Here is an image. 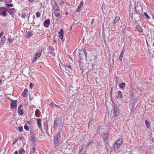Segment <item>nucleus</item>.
I'll use <instances>...</instances> for the list:
<instances>
[{"label": "nucleus", "instance_id": "1", "mask_svg": "<svg viewBox=\"0 0 154 154\" xmlns=\"http://www.w3.org/2000/svg\"><path fill=\"white\" fill-rule=\"evenodd\" d=\"M63 125V123L60 120H56L54 121V129H58L59 131H61Z\"/></svg>", "mask_w": 154, "mask_h": 154}, {"label": "nucleus", "instance_id": "2", "mask_svg": "<svg viewBox=\"0 0 154 154\" xmlns=\"http://www.w3.org/2000/svg\"><path fill=\"white\" fill-rule=\"evenodd\" d=\"M60 138V134L59 132L56 134L54 136V141L55 147L57 146L59 143Z\"/></svg>", "mask_w": 154, "mask_h": 154}, {"label": "nucleus", "instance_id": "3", "mask_svg": "<svg viewBox=\"0 0 154 154\" xmlns=\"http://www.w3.org/2000/svg\"><path fill=\"white\" fill-rule=\"evenodd\" d=\"M113 115L117 116L119 113V109L118 107L116 105H113L112 109Z\"/></svg>", "mask_w": 154, "mask_h": 154}, {"label": "nucleus", "instance_id": "4", "mask_svg": "<svg viewBox=\"0 0 154 154\" xmlns=\"http://www.w3.org/2000/svg\"><path fill=\"white\" fill-rule=\"evenodd\" d=\"M70 149V148H67L66 146H63L60 148V150H59L64 154L68 152L69 151Z\"/></svg>", "mask_w": 154, "mask_h": 154}, {"label": "nucleus", "instance_id": "5", "mask_svg": "<svg viewBox=\"0 0 154 154\" xmlns=\"http://www.w3.org/2000/svg\"><path fill=\"white\" fill-rule=\"evenodd\" d=\"M133 16L134 20L137 22L140 20V14L139 13H136L134 14Z\"/></svg>", "mask_w": 154, "mask_h": 154}, {"label": "nucleus", "instance_id": "6", "mask_svg": "<svg viewBox=\"0 0 154 154\" xmlns=\"http://www.w3.org/2000/svg\"><path fill=\"white\" fill-rule=\"evenodd\" d=\"M53 10L54 13L56 12L57 13L60 11L59 9V7L56 3H55V5L53 6Z\"/></svg>", "mask_w": 154, "mask_h": 154}, {"label": "nucleus", "instance_id": "7", "mask_svg": "<svg viewBox=\"0 0 154 154\" xmlns=\"http://www.w3.org/2000/svg\"><path fill=\"white\" fill-rule=\"evenodd\" d=\"M50 23V20L49 19L46 20L44 22V26L48 28L49 26Z\"/></svg>", "mask_w": 154, "mask_h": 154}, {"label": "nucleus", "instance_id": "8", "mask_svg": "<svg viewBox=\"0 0 154 154\" xmlns=\"http://www.w3.org/2000/svg\"><path fill=\"white\" fill-rule=\"evenodd\" d=\"M11 107L12 108H14L15 106L16 107L17 106V100H11Z\"/></svg>", "mask_w": 154, "mask_h": 154}, {"label": "nucleus", "instance_id": "9", "mask_svg": "<svg viewBox=\"0 0 154 154\" xmlns=\"http://www.w3.org/2000/svg\"><path fill=\"white\" fill-rule=\"evenodd\" d=\"M10 14L12 16L14 15L16 12L15 9L14 8L9 9L7 10Z\"/></svg>", "mask_w": 154, "mask_h": 154}, {"label": "nucleus", "instance_id": "10", "mask_svg": "<svg viewBox=\"0 0 154 154\" xmlns=\"http://www.w3.org/2000/svg\"><path fill=\"white\" fill-rule=\"evenodd\" d=\"M86 52L85 50L83 51H80L79 53L80 57H83V55H84L85 56H86Z\"/></svg>", "mask_w": 154, "mask_h": 154}, {"label": "nucleus", "instance_id": "11", "mask_svg": "<svg viewBox=\"0 0 154 154\" xmlns=\"http://www.w3.org/2000/svg\"><path fill=\"white\" fill-rule=\"evenodd\" d=\"M83 4V1H81L79 3V5H78V8H77L76 10V11L77 12H79L80 9H81V8L82 7V5Z\"/></svg>", "mask_w": 154, "mask_h": 154}, {"label": "nucleus", "instance_id": "12", "mask_svg": "<svg viewBox=\"0 0 154 154\" xmlns=\"http://www.w3.org/2000/svg\"><path fill=\"white\" fill-rule=\"evenodd\" d=\"M109 135V134L107 133H106L105 134H103V140L104 141H107L108 140V137Z\"/></svg>", "mask_w": 154, "mask_h": 154}, {"label": "nucleus", "instance_id": "13", "mask_svg": "<svg viewBox=\"0 0 154 154\" xmlns=\"http://www.w3.org/2000/svg\"><path fill=\"white\" fill-rule=\"evenodd\" d=\"M124 52H125L124 49H123L122 51L120 54L119 57V59L121 60H122V59L124 55Z\"/></svg>", "mask_w": 154, "mask_h": 154}, {"label": "nucleus", "instance_id": "14", "mask_svg": "<svg viewBox=\"0 0 154 154\" xmlns=\"http://www.w3.org/2000/svg\"><path fill=\"white\" fill-rule=\"evenodd\" d=\"M42 121V120L40 118L38 119H37V124H38V127L39 128H40L41 127Z\"/></svg>", "mask_w": 154, "mask_h": 154}, {"label": "nucleus", "instance_id": "15", "mask_svg": "<svg viewBox=\"0 0 154 154\" xmlns=\"http://www.w3.org/2000/svg\"><path fill=\"white\" fill-rule=\"evenodd\" d=\"M116 97L118 98L120 97V98H123L122 92L120 91H118V96Z\"/></svg>", "mask_w": 154, "mask_h": 154}, {"label": "nucleus", "instance_id": "16", "mask_svg": "<svg viewBox=\"0 0 154 154\" xmlns=\"http://www.w3.org/2000/svg\"><path fill=\"white\" fill-rule=\"evenodd\" d=\"M122 139H120L116 140L115 142L119 144V146H120L122 143Z\"/></svg>", "mask_w": 154, "mask_h": 154}, {"label": "nucleus", "instance_id": "17", "mask_svg": "<svg viewBox=\"0 0 154 154\" xmlns=\"http://www.w3.org/2000/svg\"><path fill=\"white\" fill-rule=\"evenodd\" d=\"M120 146H119V144H117L116 142L114 143L113 148L115 149H119Z\"/></svg>", "mask_w": 154, "mask_h": 154}, {"label": "nucleus", "instance_id": "18", "mask_svg": "<svg viewBox=\"0 0 154 154\" xmlns=\"http://www.w3.org/2000/svg\"><path fill=\"white\" fill-rule=\"evenodd\" d=\"M32 35V33L31 31H28L26 33V36L27 38H29Z\"/></svg>", "mask_w": 154, "mask_h": 154}, {"label": "nucleus", "instance_id": "19", "mask_svg": "<svg viewBox=\"0 0 154 154\" xmlns=\"http://www.w3.org/2000/svg\"><path fill=\"white\" fill-rule=\"evenodd\" d=\"M28 91L26 89H25L24 91L22 93V95L23 97H27L26 94L28 92Z\"/></svg>", "mask_w": 154, "mask_h": 154}, {"label": "nucleus", "instance_id": "20", "mask_svg": "<svg viewBox=\"0 0 154 154\" xmlns=\"http://www.w3.org/2000/svg\"><path fill=\"white\" fill-rule=\"evenodd\" d=\"M120 18L119 17L117 16L115 17L114 20V23H117L120 20Z\"/></svg>", "mask_w": 154, "mask_h": 154}, {"label": "nucleus", "instance_id": "21", "mask_svg": "<svg viewBox=\"0 0 154 154\" xmlns=\"http://www.w3.org/2000/svg\"><path fill=\"white\" fill-rule=\"evenodd\" d=\"M41 112L39 109H37L35 112V115L36 116H38L40 114Z\"/></svg>", "mask_w": 154, "mask_h": 154}, {"label": "nucleus", "instance_id": "22", "mask_svg": "<svg viewBox=\"0 0 154 154\" xmlns=\"http://www.w3.org/2000/svg\"><path fill=\"white\" fill-rule=\"evenodd\" d=\"M125 82H123L122 84H119V87L120 88L124 89L125 88Z\"/></svg>", "mask_w": 154, "mask_h": 154}, {"label": "nucleus", "instance_id": "23", "mask_svg": "<svg viewBox=\"0 0 154 154\" xmlns=\"http://www.w3.org/2000/svg\"><path fill=\"white\" fill-rule=\"evenodd\" d=\"M136 102L135 101H134L133 102V103L132 104V109L131 110V111L132 112L133 111L134 109L135 106V105H136Z\"/></svg>", "mask_w": 154, "mask_h": 154}, {"label": "nucleus", "instance_id": "24", "mask_svg": "<svg viewBox=\"0 0 154 154\" xmlns=\"http://www.w3.org/2000/svg\"><path fill=\"white\" fill-rule=\"evenodd\" d=\"M50 105L52 106H55L56 108H59L60 106L57 105L54 103V102H52L50 104Z\"/></svg>", "mask_w": 154, "mask_h": 154}, {"label": "nucleus", "instance_id": "25", "mask_svg": "<svg viewBox=\"0 0 154 154\" xmlns=\"http://www.w3.org/2000/svg\"><path fill=\"white\" fill-rule=\"evenodd\" d=\"M18 112L19 114L22 115L23 114V110L21 109H18Z\"/></svg>", "mask_w": 154, "mask_h": 154}, {"label": "nucleus", "instance_id": "26", "mask_svg": "<svg viewBox=\"0 0 154 154\" xmlns=\"http://www.w3.org/2000/svg\"><path fill=\"white\" fill-rule=\"evenodd\" d=\"M145 124L146 127L148 128H149L150 127V124L149 122L147 120H146L145 121Z\"/></svg>", "mask_w": 154, "mask_h": 154}, {"label": "nucleus", "instance_id": "27", "mask_svg": "<svg viewBox=\"0 0 154 154\" xmlns=\"http://www.w3.org/2000/svg\"><path fill=\"white\" fill-rule=\"evenodd\" d=\"M25 150L23 148H21L20 149L19 151V154H22V153H24Z\"/></svg>", "mask_w": 154, "mask_h": 154}, {"label": "nucleus", "instance_id": "28", "mask_svg": "<svg viewBox=\"0 0 154 154\" xmlns=\"http://www.w3.org/2000/svg\"><path fill=\"white\" fill-rule=\"evenodd\" d=\"M35 149L34 147H33L32 149H31L30 154H34Z\"/></svg>", "mask_w": 154, "mask_h": 154}, {"label": "nucleus", "instance_id": "29", "mask_svg": "<svg viewBox=\"0 0 154 154\" xmlns=\"http://www.w3.org/2000/svg\"><path fill=\"white\" fill-rule=\"evenodd\" d=\"M63 66L64 67L65 69H66V68H68L72 69L70 65H64Z\"/></svg>", "mask_w": 154, "mask_h": 154}, {"label": "nucleus", "instance_id": "30", "mask_svg": "<svg viewBox=\"0 0 154 154\" xmlns=\"http://www.w3.org/2000/svg\"><path fill=\"white\" fill-rule=\"evenodd\" d=\"M55 15V16L56 17H60V11L59 12H56L55 13H54Z\"/></svg>", "mask_w": 154, "mask_h": 154}, {"label": "nucleus", "instance_id": "31", "mask_svg": "<svg viewBox=\"0 0 154 154\" xmlns=\"http://www.w3.org/2000/svg\"><path fill=\"white\" fill-rule=\"evenodd\" d=\"M41 55V53H36L35 55V56L36 57H37L38 58L40 57Z\"/></svg>", "mask_w": 154, "mask_h": 154}, {"label": "nucleus", "instance_id": "32", "mask_svg": "<svg viewBox=\"0 0 154 154\" xmlns=\"http://www.w3.org/2000/svg\"><path fill=\"white\" fill-rule=\"evenodd\" d=\"M6 12L5 10L3 11L1 13L2 15L3 16H6Z\"/></svg>", "mask_w": 154, "mask_h": 154}, {"label": "nucleus", "instance_id": "33", "mask_svg": "<svg viewBox=\"0 0 154 154\" xmlns=\"http://www.w3.org/2000/svg\"><path fill=\"white\" fill-rule=\"evenodd\" d=\"M6 38L5 36H3L1 38V41L2 42H5V41L6 40Z\"/></svg>", "mask_w": 154, "mask_h": 154}, {"label": "nucleus", "instance_id": "34", "mask_svg": "<svg viewBox=\"0 0 154 154\" xmlns=\"http://www.w3.org/2000/svg\"><path fill=\"white\" fill-rule=\"evenodd\" d=\"M58 33L59 34H63V29H61L60 31Z\"/></svg>", "mask_w": 154, "mask_h": 154}, {"label": "nucleus", "instance_id": "35", "mask_svg": "<svg viewBox=\"0 0 154 154\" xmlns=\"http://www.w3.org/2000/svg\"><path fill=\"white\" fill-rule=\"evenodd\" d=\"M36 15L37 17H39L41 16V14L38 12H37L36 13Z\"/></svg>", "mask_w": 154, "mask_h": 154}, {"label": "nucleus", "instance_id": "36", "mask_svg": "<svg viewBox=\"0 0 154 154\" xmlns=\"http://www.w3.org/2000/svg\"><path fill=\"white\" fill-rule=\"evenodd\" d=\"M8 40L9 42L12 43L13 42V39L11 38H8Z\"/></svg>", "mask_w": 154, "mask_h": 154}, {"label": "nucleus", "instance_id": "37", "mask_svg": "<svg viewBox=\"0 0 154 154\" xmlns=\"http://www.w3.org/2000/svg\"><path fill=\"white\" fill-rule=\"evenodd\" d=\"M24 129L26 131H28L29 129V128L27 125H25L24 126Z\"/></svg>", "mask_w": 154, "mask_h": 154}, {"label": "nucleus", "instance_id": "38", "mask_svg": "<svg viewBox=\"0 0 154 154\" xmlns=\"http://www.w3.org/2000/svg\"><path fill=\"white\" fill-rule=\"evenodd\" d=\"M38 59V58L36 57L35 56L34 57L32 60V62L34 63L35 61V60H36Z\"/></svg>", "mask_w": 154, "mask_h": 154}, {"label": "nucleus", "instance_id": "39", "mask_svg": "<svg viewBox=\"0 0 154 154\" xmlns=\"http://www.w3.org/2000/svg\"><path fill=\"white\" fill-rule=\"evenodd\" d=\"M19 131H21L22 129H23V128L22 126H20L19 128Z\"/></svg>", "mask_w": 154, "mask_h": 154}, {"label": "nucleus", "instance_id": "40", "mask_svg": "<svg viewBox=\"0 0 154 154\" xmlns=\"http://www.w3.org/2000/svg\"><path fill=\"white\" fill-rule=\"evenodd\" d=\"M7 6L8 7H12L13 6V5L12 4H7Z\"/></svg>", "mask_w": 154, "mask_h": 154}, {"label": "nucleus", "instance_id": "41", "mask_svg": "<svg viewBox=\"0 0 154 154\" xmlns=\"http://www.w3.org/2000/svg\"><path fill=\"white\" fill-rule=\"evenodd\" d=\"M34 86V85L32 83H31L29 85V87L30 88H32V87Z\"/></svg>", "mask_w": 154, "mask_h": 154}, {"label": "nucleus", "instance_id": "42", "mask_svg": "<svg viewBox=\"0 0 154 154\" xmlns=\"http://www.w3.org/2000/svg\"><path fill=\"white\" fill-rule=\"evenodd\" d=\"M60 5L62 6V5H64V2L63 1H61L60 2Z\"/></svg>", "mask_w": 154, "mask_h": 154}, {"label": "nucleus", "instance_id": "43", "mask_svg": "<svg viewBox=\"0 0 154 154\" xmlns=\"http://www.w3.org/2000/svg\"><path fill=\"white\" fill-rule=\"evenodd\" d=\"M45 129L46 130V131L47 132V134L49 135V134L48 133V132H47V131L48 130V126H45Z\"/></svg>", "mask_w": 154, "mask_h": 154}, {"label": "nucleus", "instance_id": "44", "mask_svg": "<svg viewBox=\"0 0 154 154\" xmlns=\"http://www.w3.org/2000/svg\"><path fill=\"white\" fill-rule=\"evenodd\" d=\"M144 15L146 16V17H147V18H149V15H148L147 13L145 12L144 13Z\"/></svg>", "mask_w": 154, "mask_h": 154}, {"label": "nucleus", "instance_id": "45", "mask_svg": "<svg viewBox=\"0 0 154 154\" xmlns=\"http://www.w3.org/2000/svg\"><path fill=\"white\" fill-rule=\"evenodd\" d=\"M105 145L106 147V149H108V147L109 146V144L108 142H107L105 143Z\"/></svg>", "mask_w": 154, "mask_h": 154}, {"label": "nucleus", "instance_id": "46", "mask_svg": "<svg viewBox=\"0 0 154 154\" xmlns=\"http://www.w3.org/2000/svg\"><path fill=\"white\" fill-rule=\"evenodd\" d=\"M26 15L25 14H23L21 16V17L23 18H24L25 17H26Z\"/></svg>", "mask_w": 154, "mask_h": 154}, {"label": "nucleus", "instance_id": "47", "mask_svg": "<svg viewBox=\"0 0 154 154\" xmlns=\"http://www.w3.org/2000/svg\"><path fill=\"white\" fill-rule=\"evenodd\" d=\"M63 34H60V35L59 36V37L61 39H63Z\"/></svg>", "mask_w": 154, "mask_h": 154}, {"label": "nucleus", "instance_id": "48", "mask_svg": "<svg viewBox=\"0 0 154 154\" xmlns=\"http://www.w3.org/2000/svg\"><path fill=\"white\" fill-rule=\"evenodd\" d=\"M3 33L4 32L3 31L1 32V33H0V38H1L3 34Z\"/></svg>", "mask_w": 154, "mask_h": 154}, {"label": "nucleus", "instance_id": "49", "mask_svg": "<svg viewBox=\"0 0 154 154\" xmlns=\"http://www.w3.org/2000/svg\"><path fill=\"white\" fill-rule=\"evenodd\" d=\"M94 19H93L92 20V21L91 22V24H92L94 22Z\"/></svg>", "mask_w": 154, "mask_h": 154}, {"label": "nucleus", "instance_id": "50", "mask_svg": "<svg viewBox=\"0 0 154 154\" xmlns=\"http://www.w3.org/2000/svg\"><path fill=\"white\" fill-rule=\"evenodd\" d=\"M66 5H67V6H70V4L68 2H66Z\"/></svg>", "mask_w": 154, "mask_h": 154}, {"label": "nucleus", "instance_id": "51", "mask_svg": "<svg viewBox=\"0 0 154 154\" xmlns=\"http://www.w3.org/2000/svg\"><path fill=\"white\" fill-rule=\"evenodd\" d=\"M50 54H53V55L54 56H55V53H53L52 52H50Z\"/></svg>", "mask_w": 154, "mask_h": 154}, {"label": "nucleus", "instance_id": "52", "mask_svg": "<svg viewBox=\"0 0 154 154\" xmlns=\"http://www.w3.org/2000/svg\"><path fill=\"white\" fill-rule=\"evenodd\" d=\"M22 104H20L18 106V109H20V108L22 107Z\"/></svg>", "mask_w": 154, "mask_h": 154}, {"label": "nucleus", "instance_id": "53", "mask_svg": "<svg viewBox=\"0 0 154 154\" xmlns=\"http://www.w3.org/2000/svg\"><path fill=\"white\" fill-rule=\"evenodd\" d=\"M14 154H18V152L17 151H15L14 152Z\"/></svg>", "mask_w": 154, "mask_h": 154}, {"label": "nucleus", "instance_id": "54", "mask_svg": "<svg viewBox=\"0 0 154 154\" xmlns=\"http://www.w3.org/2000/svg\"><path fill=\"white\" fill-rule=\"evenodd\" d=\"M82 150H81L79 152V154H83V153H82L81 154V153H82Z\"/></svg>", "mask_w": 154, "mask_h": 154}, {"label": "nucleus", "instance_id": "55", "mask_svg": "<svg viewBox=\"0 0 154 154\" xmlns=\"http://www.w3.org/2000/svg\"><path fill=\"white\" fill-rule=\"evenodd\" d=\"M29 2H32L33 1V0H28Z\"/></svg>", "mask_w": 154, "mask_h": 154}, {"label": "nucleus", "instance_id": "56", "mask_svg": "<svg viewBox=\"0 0 154 154\" xmlns=\"http://www.w3.org/2000/svg\"><path fill=\"white\" fill-rule=\"evenodd\" d=\"M65 14L66 15H68V12H66V13H65Z\"/></svg>", "mask_w": 154, "mask_h": 154}, {"label": "nucleus", "instance_id": "57", "mask_svg": "<svg viewBox=\"0 0 154 154\" xmlns=\"http://www.w3.org/2000/svg\"><path fill=\"white\" fill-rule=\"evenodd\" d=\"M51 49L52 50H54V48H53L51 47Z\"/></svg>", "mask_w": 154, "mask_h": 154}, {"label": "nucleus", "instance_id": "58", "mask_svg": "<svg viewBox=\"0 0 154 154\" xmlns=\"http://www.w3.org/2000/svg\"><path fill=\"white\" fill-rule=\"evenodd\" d=\"M90 143H88L87 144V146H88L90 144Z\"/></svg>", "mask_w": 154, "mask_h": 154}, {"label": "nucleus", "instance_id": "59", "mask_svg": "<svg viewBox=\"0 0 154 154\" xmlns=\"http://www.w3.org/2000/svg\"><path fill=\"white\" fill-rule=\"evenodd\" d=\"M140 30H141V31H142V29H141V28H140V30H139L140 31Z\"/></svg>", "mask_w": 154, "mask_h": 154}, {"label": "nucleus", "instance_id": "60", "mask_svg": "<svg viewBox=\"0 0 154 154\" xmlns=\"http://www.w3.org/2000/svg\"><path fill=\"white\" fill-rule=\"evenodd\" d=\"M152 18L154 20V16H152Z\"/></svg>", "mask_w": 154, "mask_h": 154}, {"label": "nucleus", "instance_id": "61", "mask_svg": "<svg viewBox=\"0 0 154 154\" xmlns=\"http://www.w3.org/2000/svg\"><path fill=\"white\" fill-rule=\"evenodd\" d=\"M20 140H21L22 139V137H20Z\"/></svg>", "mask_w": 154, "mask_h": 154}, {"label": "nucleus", "instance_id": "62", "mask_svg": "<svg viewBox=\"0 0 154 154\" xmlns=\"http://www.w3.org/2000/svg\"><path fill=\"white\" fill-rule=\"evenodd\" d=\"M29 17H28V19H29Z\"/></svg>", "mask_w": 154, "mask_h": 154}, {"label": "nucleus", "instance_id": "63", "mask_svg": "<svg viewBox=\"0 0 154 154\" xmlns=\"http://www.w3.org/2000/svg\"><path fill=\"white\" fill-rule=\"evenodd\" d=\"M1 82V80L0 79V83Z\"/></svg>", "mask_w": 154, "mask_h": 154}, {"label": "nucleus", "instance_id": "64", "mask_svg": "<svg viewBox=\"0 0 154 154\" xmlns=\"http://www.w3.org/2000/svg\"><path fill=\"white\" fill-rule=\"evenodd\" d=\"M15 142H14L13 144H15Z\"/></svg>", "mask_w": 154, "mask_h": 154}]
</instances>
